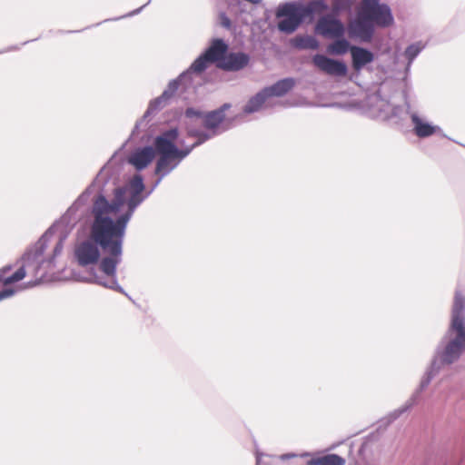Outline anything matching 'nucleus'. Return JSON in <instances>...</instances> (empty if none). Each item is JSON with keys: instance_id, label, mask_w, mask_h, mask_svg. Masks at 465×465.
<instances>
[{"instance_id": "20", "label": "nucleus", "mask_w": 465, "mask_h": 465, "mask_svg": "<svg viewBox=\"0 0 465 465\" xmlns=\"http://www.w3.org/2000/svg\"><path fill=\"white\" fill-rule=\"evenodd\" d=\"M160 157L157 160L155 173L156 174L165 175L171 170H173L176 163L171 164L172 161L178 160L177 155H170V154H159Z\"/></svg>"}, {"instance_id": "15", "label": "nucleus", "mask_w": 465, "mask_h": 465, "mask_svg": "<svg viewBox=\"0 0 465 465\" xmlns=\"http://www.w3.org/2000/svg\"><path fill=\"white\" fill-rule=\"evenodd\" d=\"M349 29L351 35L360 36L363 39L370 38L372 34L371 22L361 18L359 14L356 20L350 24Z\"/></svg>"}, {"instance_id": "5", "label": "nucleus", "mask_w": 465, "mask_h": 465, "mask_svg": "<svg viewBox=\"0 0 465 465\" xmlns=\"http://www.w3.org/2000/svg\"><path fill=\"white\" fill-rule=\"evenodd\" d=\"M312 63L320 71L331 76L343 77L348 73L347 65L343 62L323 54H315L312 57Z\"/></svg>"}, {"instance_id": "23", "label": "nucleus", "mask_w": 465, "mask_h": 465, "mask_svg": "<svg viewBox=\"0 0 465 465\" xmlns=\"http://www.w3.org/2000/svg\"><path fill=\"white\" fill-rule=\"evenodd\" d=\"M294 45L302 49H316L318 48V42L312 36H299L294 39Z\"/></svg>"}, {"instance_id": "22", "label": "nucleus", "mask_w": 465, "mask_h": 465, "mask_svg": "<svg viewBox=\"0 0 465 465\" xmlns=\"http://www.w3.org/2000/svg\"><path fill=\"white\" fill-rule=\"evenodd\" d=\"M267 99L268 97L262 89L248 101L244 107V112L251 114L260 110Z\"/></svg>"}, {"instance_id": "19", "label": "nucleus", "mask_w": 465, "mask_h": 465, "mask_svg": "<svg viewBox=\"0 0 465 465\" xmlns=\"http://www.w3.org/2000/svg\"><path fill=\"white\" fill-rule=\"evenodd\" d=\"M10 270V266L5 267L2 270H0V282L4 285H10L18 282L22 281L26 275L25 268L24 265L18 268L14 273L8 274Z\"/></svg>"}, {"instance_id": "6", "label": "nucleus", "mask_w": 465, "mask_h": 465, "mask_svg": "<svg viewBox=\"0 0 465 465\" xmlns=\"http://www.w3.org/2000/svg\"><path fill=\"white\" fill-rule=\"evenodd\" d=\"M315 31L324 37L339 38L344 34V26L333 15H326L318 20Z\"/></svg>"}, {"instance_id": "18", "label": "nucleus", "mask_w": 465, "mask_h": 465, "mask_svg": "<svg viewBox=\"0 0 465 465\" xmlns=\"http://www.w3.org/2000/svg\"><path fill=\"white\" fill-rule=\"evenodd\" d=\"M411 122L414 125V133L420 138L429 137L439 130V127L423 122L416 114L411 116Z\"/></svg>"}, {"instance_id": "13", "label": "nucleus", "mask_w": 465, "mask_h": 465, "mask_svg": "<svg viewBox=\"0 0 465 465\" xmlns=\"http://www.w3.org/2000/svg\"><path fill=\"white\" fill-rule=\"evenodd\" d=\"M295 85V80L292 78H284L279 80L274 84L263 88V91L268 98L272 96H283L291 91Z\"/></svg>"}, {"instance_id": "8", "label": "nucleus", "mask_w": 465, "mask_h": 465, "mask_svg": "<svg viewBox=\"0 0 465 465\" xmlns=\"http://www.w3.org/2000/svg\"><path fill=\"white\" fill-rule=\"evenodd\" d=\"M465 310V298L460 292H455L453 306L451 311V329L453 331H461L460 335H465V324L462 313Z\"/></svg>"}, {"instance_id": "17", "label": "nucleus", "mask_w": 465, "mask_h": 465, "mask_svg": "<svg viewBox=\"0 0 465 465\" xmlns=\"http://www.w3.org/2000/svg\"><path fill=\"white\" fill-rule=\"evenodd\" d=\"M230 108L229 104H224L219 109L209 112L203 119V125L207 129H214L223 122L225 118V111Z\"/></svg>"}, {"instance_id": "25", "label": "nucleus", "mask_w": 465, "mask_h": 465, "mask_svg": "<svg viewBox=\"0 0 465 465\" xmlns=\"http://www.w3.org/2000/svg\"><path fill=\"white\" fill-rule=\"evenodd\" d=\"M209 63H212L204 54L200 55L191 65L190 69L194 73H202L206 68Z\"/></svg>"}, {"instance_id": "10", "label": "nucleus", "mask_w": 465, "mask_h": 465, "mask_svg": "<svg viewBox=\"0 0 465 465\" xmlns=\"http://www.w3.org/2000/svg\"><path fill=\"white\" fill-rule=\"evenodd\" d=\"M129 187L131 190V196L128 200L129 210L126 213H131L132 215L137 205H139L143 200L142 193L144 190V184L142 175L135 174L129 182Z\"/></svg>"}, {"instance_id": "9", "label": "nucleus", "mask_w": 465, "mask_h": 465, "mask_svg": "<svg viewBox=\"0 0 465 465\" xmlns=\"http://www.w3.org/2000/svg\"><path fill=\"white\" fill-rule=\"evenodd\" d=\"M155 151L151 146H145L135 150L128 159L131 163L138 171L146 168L154 159Z\"/></svg>"}, {"instance_id": "11", "label": "nucleus", "mask_w": 465, "mask_h": 465, "mask_svg": "<svg viewBox=\"0 0 465 465\" xmlns=\"http://www.w3.org/2000/svg\"><path fill=\"white\" fill-rule=\"evenodd\" d=\"M249 60V55L244 53H231L217 66L225 71H239L248 64Z\"/></svg>"}, {"instance_id": "16", "label": "nucleus", "mask_w": 465, "mask_h": 465, "mask_svg": "<svg viewBox=\"0 0 465 465\" xmlns=\"http://www.w3.org/2000/svg\"><path fill=\"white\" fill-rule=\"evenodd\" d=\"M350 50L352 58V66L355 70L361 69L364 65L372 62L373 60L372 53L367 49L358 46H351Z\"/></svg>"}, {"instance_id": "3", "label": "nucleus", "mask_w": 465, "mask_h": 465, "mask_svg": "<svg viewBox=\"0 0 465 465\" xmlns=\"http://www.w3.org/2000/svg\"><path fill=\"white\" fill-rule=\"evenodd\" d=\"M178 134V130L176 128H172L162 133L154 139L155 151L159 154L177 155L178 160H182L187 156L194 147L198 146L209 138L206 134H201L199 140L191 147L180 150L175 145Z\"/></svg>"}, {"instance_id": "26", "label": "nucleus", "mask_w": 465, "mask_h": 465, "mask_svg": "<svg viewBox=\"0 0 465 465\" xmlns=\"http://www.w3.org/2000/svg\"><path fill=\"white\" fill-rule=\"evenodd\" d=\"M422 46H420L419 44L411 45L407 47L405 50V56L409 60V62H411L418 54L421 51Z\"/></svg>"}, {"instance_id": "1", "label": "nucleus", "mask_w": 465, "mask_h": 465, "mask_svg": "<svg viewBox=\"0 0 465 465\" xmlns=\"http://www.w3.org/2000/svg\"><path fill=\"white\" fill-rule=\"evenodd\" d=\"M124 191L115 190V199L109 203L99 196L93 208L94 221L90 227V239L97 243L105 256L101 260L100 270L108 276L115 274L116 266L121 262L123 242L131 213H124L115 221L113 216L124 204Z\"/></svg>"}, {"instance_id": "2", "label": "nucleus", "mask_w": 465, "mask_h": 465, "mask_svg": "<svg viewBox=\"0 0 465 465\" xmlns=\"http://www.w3.org/2000/svg\"><path fill=\"white\" fill-rule=\"evenodd\" d=\"M312 11V8L309 6L305 7L290 3L279 6L276 11V17L282 19L278 22V29L285 34L293 33Z\"/></svg>"}, {"instance_id": "4", "label": "nucleus", "mask_w": 465, "mask_h": 465, "mask_svg": "<svg viewBox=\"0 0 465 465\" xmlns=\"http://www.w3.org/2000/svg\"><path fill=\"white\" fill-rule=\"evenodd\" d=\"M358 14L380 26H388L393 21L390 8L380 5L379 0H362Z\"/></svg>"}, {"instance_id": "14", "label": "nucleus", "mask_w": 465, "mask_h": 465, "mask_svg": "<svg viewBox=\"0 0 465 465\" xmlns=\"http://www.w3.org/2000/svg\"><path fill=\"white\" fill-rule=\"evenodd\" d=\"M228 45L222 39H214L210 47L204 52L205 56L217 64L225 58Z\"/></svg>"}, {"instance_id": "29", "label": "nucleus", "mask_w": 465, "mask_h": 465, "mask_svg": "<svg viewBox=\"0 0 465 465\" xmlns=\"http://www.w3.org/2000/svg\"><path fill=\"white\" fill-rule=\"evenodd\" d=\"M15 293V290L13 289H4L0 292V301L11 297Z\"/></svg>"}, {"instance_id": "27", "label": "nucleus", "mask_w": 465, "mask_h": 465, "mask_svg": "<svg viewBox=\"0 0 465 465\" xmlns=\"http://www.w3.org/2000/svg\"><path fill=\"white\" fill-rule=\"evenodd\" d=\"M178 88V83L177 82H172L168 85V89L165 90L162 95L161 98L168 99L170 98L177 90Z\"/></svg>"}, {"instance_id": "28", "label": "nucleus", "mask_w": 465, "mask_h": 465, "mask_svg": "<svg viewBox=\"0 0 465 465\" xmlns=\"http://www.w3.org/2000/svg\"><path fill=\"white\" fill-rule=\"evenodd\" d=\"M220 22L222 26H223L224 28L229 29L231 27V20L225 14L220 15Z\"/></svg>"}, {"instance_id": "7", "label": "nucleus", "mask_w": 465, "mask_h": 465, "mask_svg": "<svg viewBox=\"0 0 465 465\" xmlns=\"http://www.w3.org/2000/svg\"><path fill=\"white\" fill-rule=\"evenodd\" d=\"M98 246L90 238L79 243L74 251L78 263L82 266L96 263L100 258Z\"/></svg>"}, {"instance_id": "21", "label": "nucleus", "mask_w": 465, "mask_h": 465, "mask_svg": "<svg viewBox=\"0 0 465 465\" xmlns=\"http://www.w3.org/2000/svg\"><path fill=\"white\" fill-rule=\"evenodd\" d=\"M345 460L337 454H327L312 459L306 465H344Z\"/></svg>"}, {"instance_id": "12", "label": "nucleus", "mask_w": 465, "mask_h": 465, "mask_svg": "<svg viewBox=\"0 0 465 465\" xmlns=\"http://www.w3.org/2000/svg\"><path fill=\"white\" fill-rule=\"evenodd\" d=\"M456 338L450 341L443 352L442 360L446 363H451L457 360L461 354L462 347H465V335L460 336L462 331H455Z\"/></svg>"}, {"instance_id": "24", "label": "nucleus", "mask_w": 465, "mask_h": 465, "mask_svg": "<svg viewBox=\"0 0 465 465\" xmlns=\"http://www.w3.org/2000/svg\"><path fill=\"white\" fill-rule=\"evenodd\" d=\"M350 45L345 39H338L328 46V52L333 54H343L349 50Z\"/></svg>"}]
</instances>
